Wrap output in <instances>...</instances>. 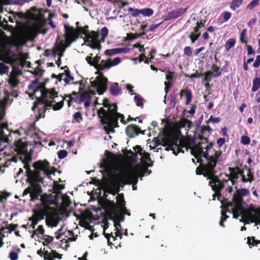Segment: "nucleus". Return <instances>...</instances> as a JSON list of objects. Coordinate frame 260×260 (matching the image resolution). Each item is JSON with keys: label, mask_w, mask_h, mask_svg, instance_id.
Listing matches in <instances>:
<instances>
[{"label": "nucleus", "mask_w": 260, "mask_h": 260, "mask_svg": "<svg viewBox=\"0 0 260 260\" xmlns=\"http://www.w3.org/2000/svg\"><path fill=\"white\" fill-rule=\"evenodd\" d=\"M126 87L132 95L134 94L133 90V86L132 85L127 84L126 86Z\"/></svg>", "instance_id": "nucleus-59"}, {"label": "nucleus", "mask_w": 260, "mask_h": 260, "mask_svg": "<svg viewBox=\"0 0 260 260\" xmlns=\"http://www.w3.org/2000/svg\"><path fill=\"white\" fill-rule=\"evenodd\" d=\"M256 18H252L251 19H250L249 20V21L247 23V25L249 26V27H251L253 24H255V22H256Z\"/></svg>", "instance_id": "nucleus-60"}, {"label": "nucleus", "mask_w": 260, "mask_h": 260, "mask_svg": "<svg viewBox=\"0 0 260 260\" xmlns=\"http://www.w3.org/2000/svg\"><path fill=\"white\" fill-rule=\"evenodd\" d=\"M204 49H205V48L203 47L196 49L194 52V55L197 56L201 52L203 51Z\"/></svg>", "instance_id": "nucleus-63"}, {"label": "nucleus", "mask_w": 260, "mask_h": 260, "mask_svg": "<svg viewBox=\"0 0 260 260\" xmlns=\"http://www.w3.org/2000/svg\"><path fill=\"white\" fill-rule=\"evenodd\" d=\"M5 164L0 163V166L3 165L4 167H8L10 165L11 158H8Z\"/></svg>", "instance_id": "nucleus-61"}, {"label": "nucleus", "mask_w": 260, "mask_h": 260, "mask_svg": "<svg viewBox=\"0 0 260 260\" xmlns=\"http://www.w3.org/2000/svg\"><path fill=\"white\" fill-rule=\"evenodd\" d=\"M135 95L134 100L138 106L142 107L143 105L142 97L138 94L134 93Z\"/></svg>", "instance_id": "nucleus-34"}, {"label": "nucleus", "mask_w": 260, "mask_h": 260, "mask_svg": "<svg viewBox=\"0 0 260 260\" xmlns=\"http://www.w3.org/2000/svg\"><path fill=\"white\" fill-rule=\"evenodd\" d=\"M37 253L40 255H42L43 254L44 259L46 260H53L54 258H58V259L61 258V255L54 250H51L50 252L48 251H44V252H43L41 250H39L38 251Z\"/></svg>", "instance_id": "nucleus-16"}, {"label": "nucleus", "mask_w": 260, "mask_h": 260, "mask_svg": "<svg viewBox=\"0 0 260 260\" xmlns=\"http://www.w3.org/2000/svg\"><path fill=\"white\" fill-rule=\"evenodd\" d=\"M213 75V73L211 72H207L205 74V81L208 82L211 79V76Z\"/></svg>", "instance_id": "nucleus-50"}, {"label": "nucleus", "mask_w": 260, "mask_h": 260, "mask_svg": "<svg viewBox=\"0 0 260 260\" xmlns=\"http://www.w3.org/2000/svg\"><path fill=\"white\" fill-rule=\"evenodd\" d=\"M225 143L224 138H219L217 141V144L219 147L221 146Z\"/></svg>", "instance_id": "nucleus-58"}, {"label": "nucleus", "mask_w": 260, "mask_h": 260, "mask_svg": "<svg viewBox=\"0 0 260 260\" xmlns=\"http://www.w3.org/2000/svg\"><path fill=\"white\" fill-rule=\"evenodd\" d=\"M44 233V230L43 229V226L41 225H39L38 228L31 235V238H34L36 240L35 236H37L38 235H40L41 237L43 236Z\"/></svg>", "instance_id": "nucleus-27"}, {"label": "nucleus", "mask_w": 260, "mask_h": 260, "mask_svg": "<svg viewBox=\"0 0 260 260\" xmlns=\"http://www.w3.org/2000/svg\"><path fill=\"white\" fill-rule=\"evenodd\" d=\"M117 200V211L115 213V218L118 221V222L114 221V227L115 232H111L110 234H106L105 230L108 226L107 224L105 225L104 228V233L105 237L108 240V244L110 245L112 243L110 241V237L112 238L113 241H114L117 237H119L120 239L122 238V234L120 231L121 229V224L119 222V221H123L124 219V215L126 214L128 216L130 215V213L128 212L126 208L125 207V201L122 194H118L116 197Z\"/></svg>", "instance_id": "nucleus-9"}, {"label": "nucleus", "mask_w": 260, "mask_h": 260, "mask_svg": "<svg viewBox=\"0 0 260 260\" xmlns=\"http://www.w3.org/2000/svg\"><path fill=\"white\" fill-rule=\"evenodd\" d=\"M136 152L140 155L141 156L140 159L143 163V166H137L135 167H129L128 168H139L141 169H148L147 167H151V164H150L148 161H150L149 154L148 152L143 150L139 146H136L135 148Z\"/></svg>", "instance_id": "nucleus-14"}, {"label": "nucleus", "mask_w": 260, "mask_h": 260, "mask_svg": "<svg viewBox=\"0 0 260 260\" xmlns=\"http://www.w3.org/2000/svg\"><path fill=\"white\" fill-rule=\"evenodd\" d=\"M183 52L185 55L190 56L192 55V49L189 46H186L184 48Z\"/></svg>", "instance_id": "nucleus-43"}, {"label": "nucleus", "mask_w": 260, "mask_h": 260, "mask_svg": "<svg viewBox=\"0 0 260 260\" xmlns=\"http://www.w3.org/2000/svg\"><path fill=\"white\" fill-rule=\"evenodd\" d=\"M108 79L100 74L95 78H91L89 80L90 85L85 88H88V90L83 91L80 95V100L84 102L86 108L89 107L91 103V99L96 92L99 94H103L107 89Z\"/></svg>", "instance_id": "nucleus-8"}, {"label": "nucleus", "mask_w": 260, "mask_h": 260, "mask_svg": "<svg viewBox=\"0 0 260 260\" xmlns=\"http://www.w3.org/2000/svg\"><path fill=\"white\" fill-rule=\"evenodd\" d=\"M5 115V109L3 106H0V120ZM22 133L30 138V141L27 142L25 138L19 139L15 141V145L19 153H26L28 143L33 144L36 146L47 147L55 145V143L50 141L48 143L46 136L45 133L36 129L34 123L30 124L27 127L13 132H10L7 127V124L3 123L0 125V141L4 142H9L13 137V135H21Z\"/></svg>", "instance_id": "nucleus-3"}, {"label": "nucleus", "mask_w": 260, "mask_h": 260, "mask_svg": "<svg viewBox=\"0 0 260 260\" xmlns=\"http://www.w3.org/2000/svg\"><path fill=\"white\" fill-rule=\"evenodd\" d=\"M241 142L243 145H248L250 142V139L248 137L243 136L241 137Z\"/></svg>", "instance_id": "nucleus-45"}, {"label": "nucleus", "mask_w": 260, "mask_h": 260, "mask_svg": "<svg viewBox=\"0 0 260 260\" xmlns=\"http://www.w3.org/2000/svg\"><path fill=\"white\" fill-rule=\"evenodd\" d=\"M247 52L249 55L254 54L255 53L254 51L253 50L252 46L248 45L247 46Z\"/></svg>", "instance_id": "nucleus-57"}, {"label": "nucleus", "mask_w": 260, "mask_h": 260, "mask_svg": "<svg viewBox=\"0 0 260 260\" xmlns=\"http://www.w3.org/2000/svg\"><path fill=\"white\" fill-rule=\"evenodd\" d=\"M60 232L61 230H59L55 233V237L57 239H60L62 238V234Z\"/></svg>", "instance_id": "nucleus-62"}, {"label": "nucleus", "mask_w": 260, "mask_h": 260, "mask_svg": "<svg viewBox=\"0 0 260 260\" xmlns=\"http://www.w3.org/2000/svg\"><path fill=\"white\" fill-rule=\"evenodd\" d=\"M92 54H90L89 55L86 57V60L91 66H93L98 70H102L101 69V64L102 63V60L100 61L101 57L96 55L94 58L92 57Z\"/></svg>", "instance_id": "nucleus-18"}, {"label": "nucleus", "mask_w": 260, "mask_h": 260, "mask_svg": "<svg viewBox=\"0 0 260 260\" xmlns=\"http://www.w3.org/2000/svg\"><path fill=\"white\" fill-rule=\"evenodd\" d=\"M48 162H38L35 163L36 170L35 171H27V179L30 182L29 186L23 192V196L30 194L31 201L39 199L43 205L49 207V205H54L56 207L61 205L62 207H69L71 204L69 197L66 194H61L59 191L55 196L46 194L40 196L42 191L39 182H42L44 177L42 175H47V168Z\"/></svg>", "instance_id": "nucleus-2"}, {"label": "nucleus", "mask_w": 260, "mask_h": 260, "mask_svg": "<svg viewBox=\"0 0 260 260\" xmlns=\"http://www.w3.org/2000/svg\"><path fill=\"white\" fill-rule=\"evenodd\" d=\"M66 47L63 44L56 45L53 49V53L55 56H57V60L56 61V64L59 66L60 64V57L63 55V52L66 50Z\"/></svg>", "instance_id": "nucleus-15"}, {"label": "nucleus", "mask_w": 260, "mask_h": 260, "mask_svg": "<svg viewBox=\"0 0 260 260\" xmlns=\"http://www.w3.org/2000/svg\"><path fill=\"white\" fill-rule=\"evenodd\" d=\"M161 142L164 146H167L166 149L172 150L173 154L175 155H177L180 152L183 153V148L187 150V148L184 145L183 142L175 135H166L162 138Z\"/></svg>", "instance_id": "nucleus-12"}, {"label": "nucleus", "mask_w": 260, "mask_h": 260, "mask_svg": "<svg viewBox=\"0 0 260 260\" xmlns=\"http://www.w3.org/2000/svg\"><path fill=\"white\" fill-rule=\"evenodd\" d=\"M59 81L63 80L66 84L73 83L78 86L79 91L85 88V83H87V80H81L80 81L73 82L74 77L71 76L68 70H65L64 73L59 74L58 76Z\"/></svg>", "instance_id": "nucleus-13"}, {"label": "nucleus", "mask_w": 260, "mask_h": 260, "mask_svg": "<svg viewBox=\"0 0 260 260\" xmlns=\"http://www.w3.org/2000/svg\"><path fill=\"white\" fill-rule=\"evenodd\" d=\"M243 1V0H233L230 5L231 9L233 10H235L242 5Z\"/></svg>", "instance_id": "nucleus-30"}, {"label": "nucleus", "mask_w": 260, "mask_h": 260, "mask_svg": "<svg viewBox=\"0 0 260 260\" xmlns=\"http://www.w3.org/2000/svg\"><path fill=\"white\" fill-rule=\"evenodd\" d=\"M146 58V56L145 55V54L144 53L143 54H141L140 55V57H139V59H140V61L141 62L142 61H144V62L145 63H148L149 62V60H148V58H147L145 60H144V59Z\"/></svg>", "instance_id": "nucleus-56"}, {"label": "nucleus", "mask_w": 260, "mask_h": 260, "mask_svg": "<svg viewBox=\"0 0 260 260\" xmlns=\"http://www.w3.org/2000/svg\"><path fill=\"white\" fill-rule=\"evenodd\" d=\"M117 53H128L129 52V49L126 47L124 48H117Z\"/></svg>", "instance_id": "nucleus-46"}, {"label": "nucleus", "mask_w": 260, "mask_h": 260, "mask_svg": "<svg viewBox=\"0 0 260 260\" xmlns=\"http://www.w3.org/2000/svg\"><path fill=\"white\" fill-rule=\"evenodd\" d=\"M9 83L13 86H16L18 83V80L15 77H11L9 80Z\"/></svg>", "instance_id": "nucleus-51"}, {"label": "nucleus", "mask_w": 260, "mask_h": 260, "mask_svg": "<svg viewBox=\"0 0 260 260\" xmlns=\"http://www.w3.org/2000/svg\"><path fill=\"white\" fill-rule=\"evenodd\" d=\"M110 91L113 95H117L121 91L120 88L117 83H113L110 87Z\"/></svg>", "instance_id": "nucleus-24"}, {"label": "nucleus", "mask_w": 260, "mask_h": 260, "mask_svg": "<svg viewBox=\"0 0 260 260\" xmlns=\"http://www.w3.org/2000/svg\"><path fill=\"white\" fill-rule=\"evenodd\" d=\"M104 108H101L98 111L99 116L104 125V129L107 134L114 133V128L118 127V120L125 123L124 116L117 112V105L115 104H109L106 99L103 100Z\"/></svg>", "instance_id": "nucleus-7"}, {"label": "nucleus", "mask_w": 260, "mask_h": 260, "mask_svg": "<svg viewBox=\"0 0 260 260\" xmlns=\"http://www.w3.org/2000/svg\"><path fill=\"white\" fill-rule=\"evenodd\" d=\"M28 88L32 91L35 98L38 102L32 108L33 110L37 108L39 110V117L37 120L44 116V111H41V109L46 106L52 107L53 110H57L63 106V97L58 96L57 92L53 89H46L44 85L40 84L37 81H33Z\"/></svg>", "instance_id": "nucleus-5"}, {"label": "nucleus", "mask_w": 260, "mask_h": 260, "mask_svg": "<svg viewBox=\"0 0 260 260\" xmlns=\"http://www.w3.org/2000/svg\"><path fill=\"white\" fill-rule=\"evenodd\" d=\"M209 148L207 145L205 147L201 145H197L191 149V153L202 167L201 173L210 179L209 184L216 192L213 195V200L215 199V196L217 195L218 192L223 187H226L229 192H231L232 186L238 180L243 182H251L253 181V176L249 169L243 170L238 167L230 168L229 175L221 174L219 177L215 176L214 169L220 153L216 151L214 156L208 155L207 151Z\"/></svg>", "instance_id": "nucleus-1"}, {"label": "nucleus", "mask_w": 260, "mask_h": 260, "mask_svg": "<svg viewBox=\"0 0 260 260\" xmlns=\"http://www.w3.org/2000/svg\"><path fill=\"white\" fill-rule=\"evenodd\" d=\"M9 67L3 63H0V71L3 73H5L8 71Z\"/></svg>", "instance_id": "nucleus-47"}, {"label": "nucleus", "mask_w": 260, "mask_h": 260, "mask_svg": "<svg viewBox=\"0 0 260 260\" xmlns=\"http://www.w3.org/2000/svg\"><path fill=\"white\" fill-rule=\"evenodd\" d=\"M88 27L87 25L84 27L77 26L78 28L76 30L73 27L65 24L66 32L64 36L66 43L70 44L78 37L80 34H82L85 35V43L87 46L92 49L100 50L101 48V41L104 42L105 41V38L108 34V29L106 27H104L102 28L100 33L93 31L87 32Z\"/></svg>", "instance_id": "nucleus-6"}, {"label": "nucleus", "mask_w": 260, "mask_h": 260, "mask_svg": "<svg viewBox=\"0 0 260 260\" xmlns=\"http://www.w3.org/2000/svg\"><path fill=\"white\" fill-rule=\"evenodd\" d=\"M221 17L223 18L224 22H226L231 18V14L229 12H224L221 14Z\"/></svg>", "instance_id": "nucleus-42"}, {"label": "nucleus", "mask_w": 260, "mask_h": 260, "mask_svg": "<svg viewBox=\"0 0 260 260\" xmlns=\"http://www.w3.org/2000/svg\"><path fill=\"white\" fill-rule=\"evenodd\" d=\"M151 171L148 169L127 168L120 173L118 183L133 184V190H135L137 188L136 185L137 183L138 177L149 175Z\"/></svg>", "instance_id": "nucleus-10"}, {"label": "nucleus", "mask_w": 260, "mask_h": 260, "mask_svg": "<svg viewBox=\"0 0 260 260\" xmlns=\"http://www.w3.org/2000/svg\"><path fill=\"white\" fill-rule=\"evenodd\" d=\"M212 69L214 72L213 76L214 77H218L221 75V72L219 71V68L217 66L213 65Z\"/></svg>", "instance_id": "nucleus-41"}, {"label": "nucleus", "mask_w": 260, "mask_h": 260, "mask_svg": "<svg viewBox=\"0 0 260 260\" xmlns=\"http://www.w3.org/2000/svg\"><path fill=\"white\" fill-rule=\"evenodd\" d=\"M67 155V152L66 150H61L58 151V156L60 159L65 158Z\"/></svg>", "instance_id": "nucleus-49"}, {"label": "nucleus", "mask_w": 260, "mask_h": 260, "mask_svg": "<svg viewBox=\"0 0 260 260\" xmlns=\"http://www.w3.org/2000/svg\"><path fill=\"white\" fill-rule=\"evenodd\" d=\"M249 193V190L246 188L237 190L236 192L234 194L232 201L222 205L221 217L219 222L221 226L224 227L223 223L228 217L226 215L228 213L232 214L235 218H238L241 216L242 219H240V221L244 222L245 224L251 222L254 223L255 225L260 226V207L248 206L243 201L242 197Z\"/></svg>", "instance_id": "nucleus-4"}, {"label": "nucleus", "mask_w": 260, "mask_h": 260, "mask_svg": "<svg viewBox=\"0 0 260 260\" xmlns=\"http://www.w3.org/2000/svg\"><path fill=\"white\" fill-rule=\"evenodd\" d=\"M121 62L120 57H115L112 60L110 59L102 60L100 68L102 69H109L110 68L118 64Z\"/></svg>", "instance_id": "nucleus-17"}, {"label": "nucleus", "mask_w": 260, "mask_h": 260, "mask_svg": "<svg viewBox=\"0 0 260 260\" xmlns=\"http://www.w3.org/2000/svg\"><path fill=\"white\" fill-rule=\"evenodd\" d=\"M160 24H161V23H160L159 24H152V25H151L150 27V30L151 31H153L154 29H155L156 28H157L160 25Z\"/></svg>", "instance_id": "nucleus-64"}, {"label": "nucleus", "mask_w": 260, "mask_h": 260, "mask_svg": "<svg viewBox=\"0 0 260 260\" xmlns=\"http://www.w3.org/2000/svg\"><path fill=\"white\" fill-rule=\"evenodd\" d=\"M42 240V243L44 246H48L53 240V237L48 235H44L42 237L38 236Z\"/></svg>", "instance_id": "nucleus-26"}, {"label": "nucleus", "mask_w": 260, "mask_h": 260, "mask_svg": "<svg viewBox=\"0 0 260 260\" xmlns=\"http://www.w3.org/2000/svg\"><path fill=\"white\" fill-rule=\"evenodd\" d=\"M101 168L108 172H111L112 169L116 170L117 167L116 165L112 161L109 160V158L103 159V162L101 164Z\"/></svg>", "instance_id": "nucleus-19"}, {"label": "nucleus", "mask_w": 260, "mask_h": 260, "mask_svg": "<svg viewBox=\"0 0 260 260\" xmlns=\"http://www.w3.org/2000/svg\"><path fill=\"white\" fill-rule=\"evenodd\" d=\"M105 54L108 56H112L113 55L117 54V48L108 49L105 51Z\"/></svg>", "instance_id": "nucleus-40"}, {"label": "nucleus", "mask_w": 260, "mask_h": 260, "mask_svg": "<svg viewBox=\"0 0 260 260\" xmlns=\"http://www.w3.org/2000/svg\"><path fill=\"white\" fill-rule=\"evenodd\" d=\"M134 48H137L139 49V51L140 52H143L145 51V49L143 46H141V45L139 44H136L133 45Z\"/></svg>", "instance_id": "nucleus-54"}, {"label": "nucleus", "mask_w": 260, "mask_h": 260, "mask_svg": "<svg viewBox=\"0 0 260 260\" xmlns=\"http://www.w3.org/2000/svg\"><path fill=\"white\" fill-rule=\"evenodd\" d=\"M18 257V254L15 252L12 251L9 253V258L11 260H17Z\"/></svg>", "instance_id": "nucleus-52"}, {"label": "nucleus", "mask_w": 260, "mask_h": 260, "mask_svg": "<svg viewBox=\"0 0 260 260\" xmlns=\"http://www.w3.org/2000/svg\"><path fill=\"white\" fill-rule=\"evenodd\" d=\"M27 39L28 37L26 36H21L17 39L15 44L16 45H22L26 43Z\"/></svg>", "instance_id": "nucleus-33"}, {"label": "nucleus", "mask_w": 260, "mask_h": 260, "mask_svg": "<svg viewBox=\"0 0 260 260\" xmlns=\"http://www.w3.org/2000/svg\"><path fill=\"white\" fill-rule=\"evenodd\" d=\"M236 43V41L233 39H231L228 40L225 44V47L226 49V50H229L230 49L233 47L234 46L235 44Z\"/></svg>", "instance_id": "nucleus-35"}, {"label": "nucleus", "mask_w": 260, "mask_h": 260, "mask_svg": "<svg viewBox=\"0 0 260 260\" xmlns=\"http://www.w3.org/2000/svg\"><path fill=\"white\" fill-rule=\"evenodd\" d=\"M179 126L180 128H185V130L188 131L191 127V122L186 119H182L179 122Z\"/></svg>", "instance_id": "nucleus-25"}, {"label": "nucleus", "mask_w": 260, "mask_h": 260, "mask_svg": "<svg viewBox=\"0 0 260 260\" xmlns=\"http://www.w3.org/2000/svg\"><path fill=\"white\" fill-rule=\"evenodd\" d=\"M17 225L16 224H11L8 225V226H6V227H2L1 228V232L4 231L5 230H7V233L10 234L12 231H14L15 229L17 228Z\"/></svg>", "instance_id": "nucleus-31"}, {"label": "nucleus", "mask_w": 260, "mask_h": 260, "mask_svg": "<svg viewBox=\"0 0 260 260\" xmlns=\"http://www.w3.org/2000/svg\"><path fill=\"white\" fill-rule=\"evenodd\" d=\"M74 119L77 122H80L82 120V117L81 116V114L79 112H76L74 114Z\"/></svg>", "instance_id": "nucleus-44"}, {"label": "nucleus", "mask_w": 260, "mask_h": 260, "mask_svg": "<svg viewBox=\"0 0 260 260\" xmlns=\"http://www.w3.org/2000/svg\"><path fill=\"white\" fill-rule=\"evenodd\" d=\"M42 211L43 215L41 219L35 218L32 220L31 226L33 229H35V226L38 224L39 220L43 219L44 215L46 216V222L48 226L52 228L57 225L60 217L54 208L44 205V208Z\"/></svg>", "instance_id": "nucleus-11"}, {"label": "nucleus", "mask_w": 260, "mask_h": 260, "mask_svg": "<svg viewBox=\"0 0 260 260\" xmlns=\"http://www.w3.org/2000/svg\"><path fill=\"white\" fill-rule=\"evenodd\" d=\"M166 79L168 80V81H166L165 82V91L167 93L168 90H169V88L171 86V82L173 79V76L171 74H169L166 75Z\"/></svg>", "instance_id": "nucleus-28"}, {"label": "nucleus", "mask_w": 260, "mask_h": 260, "mask_svg": "<svg viewBox=\"0 0 260 260\" xmlns=\"http://www.w3.org/2000/svg\"><path fill=\"white\" fill-rule=\"evenodd\" d=\"M203 24L202 22H197V25L194 27L193 32H192L189 36L192 43H194L200 37V32H199V28L202 26Z\"/></svg>", "instance_id": "nucleus-20"}, {"label": "nucleus", "mask_w": 260, "mask_h": 260, "mask_svg": "<svg viewBox=\"0 0 260 260\" xmlns=\"http://www.w3.org/2000/svg\"><path fill=\"white\" fill-rule=\"evenodd\" d=\"M200 75L197 72L196 73L192 74L191 75L185 74V76L186 77H188L189 78H199Z\"/></svg>", "instance_id": "nucleus-55"}, {"label": "nucleus", "mask_w": 260, "mask_h": 260, "mask_svg": "<svg viewBox=\"0 0 260 260\" xmlns=\"http://www.w3.org/2000/svg\"><path fill=\"white\" fill-rule=\"evenodd\" d=\"M220 121V118L219 117H213L212 116H211L210 118L207 120V123L210 122L212 123H218Z\"/></svg>", "instance_id": "nucleus-48"}, {"label": "nucleus", "mask_w": 260, "mask_h": 260, "mask_svg": "<svg viewBox=\"0 0 260 260\" xmlns=\"http://www.w3.org/2000/svg\"><path fill=\"white\" fill-rule=\"evenodd\" d=\"M246 33H247V29L246 28H244L242 29L241 34H240V40L241 41V42H242L243 43H247Z\"/></svg>", "instance_id": "nucleus-36"}, {"label": "nucleus", "mask_w": 260, "mask_h": 260, "mask_svg": "<svg viewBox=\"0 0 260 260\" xmlns=\"http://www.w3.org/2000/svg\"><path fill=\"white\" fill-rule=\"evenodd\" d=\"M253 66L254 68H258L260 66V55H257L256 56Z\"/></svg>", "instance_id": "nucleus-53"}, {"label": "nucleus", "mask_w": 260, "mask_h": 260, "mask_svg": "<svg viewBox=\"0 0 260 260\" xmlns=\"http://www.w3.org/2000/svg\"><path fill=\"white\" fill-rule=\"evenodd\" d=\"M183 95H185L186 97V104L188 105L192 100V93L191 91L189 89H182L180 91V95L181 97L183 96Z\"/></svg>", "instance_id": "nucleus-23"}, {"label": "nucleus", "mask_w": 260, "mask_h": 260, "mask_svg": "<svg viewBox=\"0 0 260 260\" xmlns=\"http://www.w3.org/2000/svg\"><path fill=\"white\" fill-rule=\"evenodd\" d=\"M127 135L129 137H134L140 133L139 128L136 125H129L126 129Z\"/></svg>", "instance_id": "nucleus-21"}, {"label": "nucleus", "mask_w": 260, "mask_h": 260, "mask_svg": "<svg viewBox=\"0 0 260 260\" xmlns=\"http://www.w3.org/2000/svg\"><path fill=\"white\" fill-rule=\"evenodd\" d=\"M128 12H129L133 16H137L140 14V10H138L137 9H134L133 8H129L128 9Z\"/></svg>", "instance_id": "nucleus-39"}, {"label": "nucleus", "mask_w": 260, "mask_h": 260, "mask_svg": "<svg viewBox=\"0 0 260 260\" xmlns=\"http://www.w3.org/2000/svg\"><path fill=\"white\" fill-rule=\"evenodd\" d=\"M259 0H253L247 6V9L249 10H252L254 7L257 6L259 3Z\"/></svg>", "instance_id": "nucleus-37"}, {"label": "nucleus", "mask_w": 260, "mask_h": 260, "mask_svg": "<svg viewBox=\"0 0 260 260\" xmlns=\"http://www.w3.org/2000/svg\"><path fill=\"white\" fill-rule=\"evenodd\" d=\"M259 242H260L259 241L255 240L254 238H248L247 243L250 247L251 246L256 245L259 243Z\"/></svg>", "instance_id": "nucleus-38"}, {"label": "nucleus", "mask_w": 260, "mask_h": 260, "mask_svg": "<svg viewBox=\"0 0 260 260\" xmlns=\"http://www.w3.org/2000/svg\"><path fill=\"white\" fill-rule=\"evenodd\" d=\"M140 14H142L144 16H150L153 14V11L150 8H145L140 10Z\"/></svg>", "instance_id": "nucleus-32"}, {"label": "nucleus", "mask_w": 260, "mask_h": 260, "mask_svg": "<svg viewBox=\"0 0 260 260\" xmlns=\"http://www.w3.org/2000/svg\"><path fill=\"white\" fill-rule=\"evenodd\" d=\"M187 9L178 8L169 13V16L170 18L174 19L179 17L183 14L186 11Z\"/></svg>", "instance_id": "nucleus-22"}, {"label": "nucleus", "mask_w": 260, "mask_h": 260, "mask_svg": "<svg viewBox=\"0 0 260 260\" xmlns=\"http://www.w3.org/2000/svg\"><path fill=\"white\" fill-rule=\"evenodd\" d=\"M260 87V78H256L253 79L252 82V91H257Z\"/></svg>", "instance_id": "nucleus-29"}]
</instances>
